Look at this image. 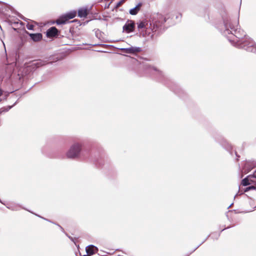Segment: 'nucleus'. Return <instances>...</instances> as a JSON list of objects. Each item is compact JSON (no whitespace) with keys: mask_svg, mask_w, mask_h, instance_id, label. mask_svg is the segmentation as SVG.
<instances>
[{"mask_svg":"<svg viewBox=\"0 0 256 256\" xmlns=\"http://www.w3.org/2000/svg\"><path fill=\"white\" fill-rule=\"evenodd\" d=\"M124 0H121L120 2H118L117 4V6H120L123 2H124Z\"/></svg>","mask_w":256,"mask_h":256,"instance_id":"obj_19","label":"nucleus"},{"mask_svg":"<svg viewBox=\"0 0 256 256\" xmlns=\"http://www.w3.org/2000/svg\"><path fill=\"white\" fill-rule=\"evenodd\" d=\"M252 168H249L248 169V171H250V170H252Z\"/></svg>","mask_w":256,"mask_h":256,"instance_id":"obj_24","label":"nucleus"},{"mask_svg":"<svg viewBox=\"0 0 256 256\" xmlns=\"http://www.w3.org/2000/svg\"><path fill=\"white\" fill-rule=\"evenodd\" d=\"M153 70L154 71H157V70L156 68H153Z\"/></svg>","mask_w":256,"mask_h":256,"instance_id":"obj_23","label":"nucleus"},{"mask_svg":"<svg viewBox=\"0 0 256 256\" xmlns=\"http://www.w3.org/2000/svg\"><path fill=\"white\" fill-rule=\"evenodd\" d=\"M248 163H246V165H248Z\"/></svg>","mask_w":256,"mask_h":256,"instance_id":"obj_25","label":"nucleus"},{"mask_svg":"<svg viewBox=\"0 0 256 256\" xmlns=\"http://www.w3.org/2000/svg\"><path fill=\"white\" fill-rule=\"evenodd\" d=\"M46 64V62L45 61H43L42 60H38L34 62L32 64L31 66L32 67V68H38L40 66H44Z\"/></svg>","mask_w":256,"mask_h":256,"instance_id":"obj_10","label":"nucleus"},{"mask_svg":"<svg viewBox=\"0 0 256 256\" xmlns=\"http://www.w3.org/2000/svg\"><path fill=\"white\" fill-rule=\"evenodd\" d=\"M12 106H8L6 108H4V110H6V111H8V110H10L12 108Z\"/></svg>","mask_w":256,"mask_h":256,"instance_id":"obj_18","label":"nucleus"},{"mask_svg":"<svg viewBox=\"0 0 256 256\" xmlns=\"http://www.w3.org/2000/svg\"><path fill=\"white\" fill-rule=\"evenodd\" d=\"M120 50L124 52L134 54L140 52L142 50L140 47L130 46L128 48H122Z\"/></svg>","mask_w":256,"mask_h":256,"instance_id":"obj_5","label":"nucleus"},{"mask_svg":"<svg viewBox=\"0 0 256 256\" xmlns=\"http://www.w3.org/2000/svg\"><path fill=\"white\" fill-rule=\"evenodd\" d=\"M252 178L251 176H248L246 178H244L242 180V184L244 186H246L250 184V182L249 181V180H251L250 178Z\"/></svg>","mask_w":256,"mask_h":256,"instance_id":"obj_13","label":"nucleus"},{"mask_svg":"<svg viewBox=\"0 0 256 256\" xmlns=\"http://www.w3.org/2000/svg\"><path fill=\"white\" fill-rule=\"evenodd\" d=\"M58 32V30L56 28L52 27L48 30L46 35L48 37H52L57 35Z\"/></svg>","mask_w":256,"mask_h":256,"instance_id":"obj_8","label":"nucleus"},{"mask_svg":"<svg viewBox=\"0 0 256 256\" xmlns=\"http://www.w3.org/2000/svg\"><path fill=\"white\" fill-rule=\"evenodd\" d=\"M26 28H27L28 29L30 30H32L34 28V26L32 24H28L26 25Z\"/></svg>","mask_w":256,"mask_h":256,"instance_id":"obj_17","label":"nucleus"},{"mask_svg":"<svg viewBox=\"0 0 256 256\" xmlns=\"http://www.w3.org/2000/svg\"><path fill=\"white\" fill-rule=\"evenodd\" d=\"M88 256V255H84V256Z\"/></svg>","mask_w":256,"mask_h":256,"instance_id":"obj_26","label":"nucleus"},{"mask_svg":"<svg viewBox=\"0 0 256 256\" xmlns=\"http://www.w3.org/2000/svg\"><path fill=\"white\" fill-rule=\"evenodd\" d=\"M224 26L223 34L226 36L232 34L234 37L232 41L236 42V46L248 52H256V44L250 38L246 37L242 30L238 28V21L224 20Z\"/></svg>","mask_w":256,"mask_h":256,"instance_id":"obj_1","label":"nucleus"},{"mask_svg":"<svg viewBox=\"0 0 256 256\" xmlns=\"http://www.w3.org/2000/svg\"><path fill=\"white\" fill-rule=\"evenodd\" d=\"M147 26L146 23L144 22H141L140 23L138 24V28L139 30L142 29L143 28H146Z\"/></svg>","mask_w":256,"mask_h":256,"instance_id":"obj_15","label":"nucleus"},{"mask_svg":"<svg viewBox=\"0 0 256 256\" xmlns=\"http://www.w3.org/2000/svg\"><path fill=\"white\" fill-rule=\"evenodd\" d=\"M30 38L34 42L40 41L42 38V34L40 33L30 34Z\"/></svg>","mask_w":256,"mask_h":256,"instance_id":"obj_11","label":"nucleus"},{"mask_svg":"<svg viewBox=\"0 0 256 256\" xmlns=\"http://www.w3.org/2000/svg\"><path fill=\"white\" fill-rule=\"evenodd\" d=\"M86 250L88 256L92 255L98 251V248L93 245H90L88 246L86 248Z\"/></svg>","mask_w":256,"mask_h":256,"instance_id":"obj_6","label":"nucleus"},{"mask_svg":"<svg viewBox=\"0 0 256 256\" xmlns=\"http://www.w3.org/2000/svg\"><path fill=\"white\" fill-rule=\"evenodd\" d=\"M0 203H2V202L1 200H0Z\"/></svg>","mask_w":256,"mask_h":256,"instance_id":"obj_28","label":"nucleus"},{"mask_svg":"<svg viewBox=\"0 0 256 256\" xmlns=\"http://www.w3.org/2000/svg\"><path fill=\"white\" fill-rule=\"evenodd\" d=\"M256 189V186L255 185V186H248L247 188H246L245 190H244V192H248V190H255Z\"/></svg>","mask_w":256,"mask_h":256,"instance_id":"obj_16","label":"nucleus"},{"mask_svg":"<svg viewBox=\"0 0 256 256\" xmlns=\"http://www.w3.org/2000/svg\"><path fill=\"white\" fill-rule=\"evenodd\" d=\"M76 14V11L70 12L58 18L56 20V24H64L68 20L74 18Z\"/></svg>","mask_w":256,"mask_h":256,"instance_id":"obj_4","label":"nucleus"},{"mask_svg":"<svg viewBox=\"0 0 256 256\" xmlns=\"http://www.w3.org/2000/svg\"><path fill=\"white\" fill-rule=\"evenodd\" d=\"M81 144L79 143H75L72 146L66 154L68 158H74L78 156L81 150Z\"/></svg>","mask_w":256,"mask_h":256,"instance_id":"obj_3","label":"nucleus"},{"mask_svg":"<svg viewBox=\"0 0 256 256\" xmlns=\"http://www.w3.org/2000/svg\"><path fill=\"white\" fill-rule=\"evenodd\" d=\"M142 6L141 4H138L135 8L130 9V14L132 15H135L140 10V8Z\"/></svg>","mask_w":256,"mask_h":256,"instance_id":"obj_12","label":"nucleus"},{"mask_svg":"<svg viewBox=\"0 0 256 256\" xmlns=\"http://www.w3.org/2000/svg\"><path fill=\"white\" fill-rule=\"evenodd\" d=\"M2 94V90L0 89V96Z\"/></svg>","mask_w":256,"mask_h":256,"instance_id":"obj_22","label":"nucleus"},{"mask_svg":"<svg viewBox=\"0 0 256 256\" xmlns=\"http://www.w3.org/2000/svg\"><path fill=\"white\" fill-rule=\"evenodd\" d=\"M134 27V22H130L126 24L123 26V29L127 32H130L133 31Z\"/></svg>","mask_w":256,"mask_h":256,"instance_id":"obj_7","label":"nucleus"},{"mask_svg":"<svg viewBox=\"0 0 256 256\" xmlns=\"http://www.w3.org/2000/svg\"><path fill=\"white\" fill-rule=\"evenodd\" d=\"M147 26L144 32H142V34L145 37L152 38V33L154 32H156L158 29V28L160 26V22H150L148 25V23H146Z\"/></svg>","mask_w":256,"mask_h":256,"instance_id":"obj_2","label":"nucleus"},{"mask_svg":"<svg viewBox=\"0 0 256 256\" xmlns=\"http://www.w3.org/2000/svg\"><path fill=\"white\" fill-rule=\"evenodd\" d=\"M88 14V10L86 8H81L78 10V16L80 18H86Z\"/></svg>","mask_w":256,"mask_h":256,"instance_id":"obj_9","label":"nucleus"},{"mask_svg":"<svg viewBox=\"0 0 256 256\" xmlns=\"http://www.w3.org/2000/svg\"><path fill=\"white\" fill-rule=\"evenodd\" d=\"M249 176H252L250 178L251 180H249L251 184H254V185L256 186V174L254 175H250Z\"/></svg>","mask_w":256,"mask_h":256,"instance_id":"obj_14","label":"nucleus"},{"mask_svg":"<svg viewBox=\"0 0 256 256\" xmlns=\"http://www.w3.org/2000/svg\"><path fill=\"white\" fill-rule=\"evenodd\" d=\"M142 64H143L144 66L146 68H148V66H150L145 64L144 62H142Z\"/></svg>","mask_w":256,"mask_h":256,"instance_id":"obj_20","label":"nucleus"},{"mask_svg":"<svg viewBox=\"0 0 256 256\" xmlns=\"http://www.w3.org/2000/svg\"><path fill=\"white\" fill-rule=\"evenodd\" d=\"M0 203H2V202L1 200H0Z\"/></svg>","mask_w":256,"mask_h":256,"instance_id":"obj_29","label":"nucleus"},{"mask_svg":"<svg viewBox=\"0 0 256 256\" xmlns=\"http://www.w3.org/2000/svg\"><path fill=\"white\" fill-rule=\"evenodd\" d=\"M160 18L163 20L164 22H166V18H164L162 16H160Z\"/></svg>","mask_w":256,"mask_h":256,"instance_id":"obj_21","label":"nucleus"},{"mask_svg":"<svg viewBox=\"0 0 256 256\" xmlns=\"http://www.w3.org/2000/svg\"><path fill=\"white\" fill-rule=\"evenodd\" d=\"M0 203H2V202L1 200H0Z\"/></svg>","mask_w":256,"mask_h":256,"instance_id":"obj_27","label":"nucleus"}]
</instances>
